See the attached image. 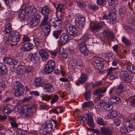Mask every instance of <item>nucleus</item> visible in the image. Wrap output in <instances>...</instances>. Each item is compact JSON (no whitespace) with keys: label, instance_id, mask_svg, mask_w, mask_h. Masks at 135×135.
<instances>
[{"label":"nucleus","instance_id":"ea45409f","mask_svg":"<svg viewBox=\"0 0 135 135\" xmlns=\"http://www.w3.org/2000/svg\"><path fill=\"white\" fill-rule=\"evenodd\" d=\"M41 97H42V100L47 101H49L53 97V96L51 95H48L44 94H42V95Z\"/></svg>","mask_w":135,"mask_h":135},{"label":"nucleus","instance_id":"0eeeda50","mask_svg":"<svg viewBox=\"0 0 135 135\" xmlns=\"http://www.w3.org/2000/svg\"><path fill=\"white\" fill-rule=\"evenodd\" d=\"M124 126L127 127V128L129 129L130 131L135 129V126L134 120L128 119H126L125 121L124 122Z\"/></svg>","mask_w":135,"mask_h":135},{"label":"nucleus","instance_id":"f03ea898","mask_svg":"<svg viewBox=\"0 0 135 135\" xmlns=\"http://www.w3.org/2000/svg\"><path fill=\"white\" fill-rule=\"evenodd\" d=\"M51 26L56 29L60 28L62 26L61 21L57 16H55L50 20Z\"/></svg>","mask_w":135,"mask_h":135},{"label":"nucleus","instance_id":"c756f323","mask_svg":"<svg viewBox=\"0 0 135 135\" xmlns=\"http://www.w3.org/2000/svg\"><path fill=\"white\" fill-rule=\"evenodd\" d=\"M107 90V88L106 87H100L98 89L95 90L94 94L97 95L101 93H104Z\"/></svg>","mask_w":135,"mask_h":135},{"label":"nucleus","instance_id":"a211bd4d","mask_svg":"<svg viewBox=\"0 0 135 135\" xmlns=\"http://www.w3.org/2000/svg\"><path fill=\"white\" fill-rule=\"evenodd\" d=\"M7 68L6 65L3 63H0V76H3L7 74Z\"/></svg>","mask_w":135,"mask_h":135},{"label":"nucleus","instance_id":"6e6552de","mask_svg":"<svg viewBox=\"0 0 135 135\" xmlns=\"http://www.w3.org/2000/svg\"><path fill=\"white\" fill-rule=\"evenodd\" d=\"M103 37L104 40L109 41H113L115 38L113 33L108 30L105 31Z\"/></svg>","mask_w":135,"mask_h":135},{"label":"nucleus","instance_id":"f257e3e1","mask_svg":"<svg viewBox=\"0 0 135 135\" xmlns=\"http://www.w3.org/2000/svg\"><path fill=\"white\" fill-rule=\"evenodd\" d=\"M13 89L14 90V94L16 97L22 95L25 90L24 86L19 81H16L14 83Z\"/></svg>","mask_w":135,"mask_h":135},{"label":"nucleus","instance_id":"20e7f679","mask_svg":"<svg viewBox=\"0 0 135 135\" xmlns=\"http://www.w3.org/2000/svg\"><path fill=\"white\" fill-rule=\"evenodd\" d=\"M85 18L81 16H79L76 18L75 25L77 27L80 29L83 28L85 24Z\"/></svg>","mask_w":135,"mask_h":135},{"label":"nucleus","instance_id":"bf43d9fd","mask_svg":"<svg viewBox=\"0 0 135 135\" xmlns=\"http://www.w3.org/2000/svg\"><path fill=\"white\" fill-rule=\"evenodd\" d=\"M77 63V61L75 59H71L69 61V65L73 66L76 65Z\"/></svg>","mask_w":135,"mask_h":135},{"label":"nucleus","instance_id":"cd10ccee","mask_svg":"<svg viewBox=\"0 0 135 135\" xmlns=\"http://www.w3.org/2000/svg\"><path fill=\"white\" fill-rule=\"evenodd\" d=\"M88 79V76L85 74H82L78 81L81 84H83L85 83Z\"/></svg>","mask_w":135,"mask_h":135},{"label":"nucleus","instance_id":"4c0bfd02","mask_svg":"<svg viewBox=\"0 0 135 135\" xmlns=\"http://www.w3.org/2000/svg\"><path fill=\"white\" fill-rule=\"evenodd\" d=\"M112 105L109 103H106L104 105V108L107 111H110L113 109Z\"/></svg>","mask_w":135,"mask_h":135},{"label":"nucleus","instance_id":"4d7b16f0","mask_svg":"<svg viewBox=\"0 0 135 135\" xmlns=\"http://www.w3.org/2000/svg\"><path fill=\"white\" fill-rule=\"evenodd\" d=\"M110 101L111 103L115 104H118V102L117 100V98L116 97H111L110 98Z\"/></svg>","mask_w":135,"mask_h":135},{"label":"nucleus","instance_id":"9b49d317","mask_svg":"<svg viewBox=\"0 0 135 135\" xmlns=\"http://www.w3.org/2000/svg\"><path fill=\"white\" fill-rule=\"evenodd\" d=\"M104 25V22L97 23H94L92 22H91L89 28L91 30L94 31L97 29L103 28Z\"/></svg>","mask_w":135,"mask_h":135},{"label":"nucleus","instance_id":"4468645a","mask_svg":"<svg viewBox=\"0 0 135 135\" xmlns=\"http://www.w3.org/2000/svg\"><path fill=\"white\" fill-rule=\"evenodd\" d=\"M116 13L115 12L111 13L109 14L108 15L104 14L103 17V20L106 19L108 20L109 21H114L116 18Z\"/></svg>","mask_w":135,"mask_h":135},{"label":"nucleus","instance_id":"ddd939ff","mask_svg":"<svg viewBox=\"0 0 135 135\" xmlns=\"http://www.w3.org/2000/svg\"><path fill=\"white\" fill-rule=\"evenodd\" d=\"M40 16L38 14H36L30 21V24L33 27L36 26L40 22Z\"/></svg>","mask_w":135,"mask_h":135},{"label":"nucleus","instance_id":"473e14b6","mask_svg":"<svg viewBox=\"0 0 135 135\" xmlns=\"http://www.w3.org/2000/svg\"><path fill=\"white\" fill-rule=\"evenodd\" d=\"M12 30L10 23H8L6 25L4 32L6 34H10L12 31Z\"/></svg>","mask_w":135,"mask_h":135},{"label":"nucleus","instance_id":"4be33fe9","mask_svg":"<svg viewBox=\"0 0 135 135\" xmlns=\"http://www.w3.org/2000/svg\"><path fill=\"white\" fill-rule=\"evenodd\" d=\"M44 129L46 133H50L52 129V125L51 121H49V123H47L44 127Z\"/></svg>","mask_w":135,"mask_h":135},{"label":"nucleus","instance_id":"c03bdc74","mask_svg":"<svg viewBox=\"0 0 135 135\" xmlns=\"http://www.w3.org/2000/svg\"><path fill=\"white\" fill-rule=\"evenodd\" d=\"M90 90H85L84 94V98L86 100L89 101L90 98Z\"/></svg>","mask_w":135,"mask_h":135},{"label":"nucleus","instance_id":"a18cd8bd","mask_svg":"<svg viewBox=\"0 0 135 135\" xmlns=\"http://www.w3.org/2000/svg\"><path fill=\"white\" fill-rule=\"evenodd\" d=\"M98 123L100 125L105 126L106 125L105 122L103 120V119L101 118H99L97 119Z\"/></svg>","mask_w":135,"mask_h":135},{"label":"nucleus","instance_id":"052dcab7","mask_svg":"<svg viewBox=\"0 0 135 135\" xmlns=\"http://www.w3.org/2000/svg\"><path fill=\"white\" fill-rule=\"evenodd\" d=\"M33 69V67L31 66H28L26 68L25 71L24 72L27 73H29L32 72Z\"/></svg>","mask_w":135,"mask_h":135},{"label":"nucleus","instance_id":"7c9ffc66","mask_svg":"<svg viewBox=\"0 0 135 135\" xmlns=\"http://www.w3.org/2000/svg\"><path fill=\"white\" fill-rule=\"evenodd\" d=\"M121 40L127 47L131 45L132 43L131 40L128 39L125 36H123L122 37Z\"/></svg>","mask_w":135,"mask_h":135},{"label":"nucleus","instance_id":"6ab92c4d","mask_svg":"<svg viewBox=\"0 0 135 135\" xmlns=\"http://www.w3.org/2000/svg\"><path fill=\"white\" fill-rule=\"evenodd\" d=\"M10 41L12 42L16 43L20 39V34L18 32H15L14 34L9 35Z\"/></svg>","mask_w":135,"mask_h":135},{"label":"nucleus","instance_id":"338daca9","mask_svg":"<svg viewBox=\"0 0 135 135\" xmlns=\"http://www.w3.org/2000/svg\"><path fill=\"white\" fill-rule=\"evenodd\" d=\"M29 94L31 95H34L37 96H38L40 95L39 93L37 91H30Z\"/></svg>","mask_w":135,"mask_h":135},{"label":"nucleus","instance_id":"72a5a7b5","mask_svg":"<svg viewBox=\"0 0 135 135\" xmlns=\"http://www.w3.org/2000/svg\"><path fill=\"white\" fill-rule=\"evenodd\" d=\"M54 69H53L50 66H49V65H47L46 64L45 65V67L44 69L45 73L47 74L51 73L53 71Z\"/></svg>","mask_w":135,"mask_h":135},{"label":"nucleus","instance_id":"39448f33","mask_svg":"<svg viewBox=\"0 0 135 135\" xmlns=\"http://www.w3.org/2000/svg\"><path fill=\"white\" fill-rule=\"evenodd\" d=\"M60 38L59 41L62 45H65L69 42L71 39V37L69 35L65 33H62L60 36Z\"/></svg>","mask_w":135,"mask_h":135},{"label":"nucleus","instance_id":"774afa93","mask_svg":"<svg viewBox=\"0 0 135 135\" xmlns=\"http://www.w3.org/2000/svg\"><path fill=\"white\" fill-rule=\"evenodd\" d=\"M131 106L135 107V98L132 99L129 102Z\"/></svg>","mask_w":135,"mask_h":135},{"label":"nucleus","instance_id":"de8ad7c7","mask_svg":"<svg viewBox=\"0 0 135 135\" xmlns=\"http://www.w3.org/2000/svg\"><path fill=\"white\" fill-rule=\"evenodd\" d=\"M46 64L54 69H55L56 66L55 61L54 60H50Z\"/></svg>","mask_w":135,"mask_h":135},{"label":"nucleus","instance_id":"13d9d810","mask_svg":"<svg viewBox=\"0 0 135 135\" xmlns=\"http://www.w3.org/2000/svg\"><path fill=\"white\" fill-rule=\"evenodd\" d=\"M102 102H98L95 106V109L97 111H100V110L102 109Z\"/></svg>","mask_w":135,"mask_h":135},{"label":"nucleus","instance_id":"e433bc0d","mask_svg":"<svg viewBox=\"0 0 135 135\" xmlns=\"http://www.w3.org/2000/svg\"><path fill=\"white\" fill-rule=\"evenodd\" d=\"M132 76L131 75L128 74V75L124 77L121 80L126 83H129L132 81Z\"/></svg>","mask_w":135,"mask_h":135},{"label":"nucleus","instance_id":"e2e57ef3","mask_svg":"<svg viewBox=\"0 0 135 135\" xmlns=\"http://www.w3.org/2000/svg\"><path fill=\"white\" fill-rule=\"evenodd\" d=\"M62 51L60 50L59 51V53L62 56V57L66 58L68 57V55L65 52V50L64 49H62Z\"/></svg>","mask_w":135,"mask_h":135},{"label":"nucleus","instance_id":"49530a36","mask_svg":"<svg viewBox=\"0 0 135 135\" xmlns=\"http://www.w3.org/2000/svg\"><path fill=\"white\" fill-rule=\"evenodd\" d=\"M88 35L87 33L85 34L80 39L81 42L84 43L86 42L88 39Z\"/></svg>","mask_w":135,"mask_h":135},{"label":"nucleus","instance_id":"b1692460","mask_svg":"<svg viewBox=\"0 0 135 135\" xmlns=\"http://www.w3.org/2000/svg\"><path fill=\"white\" fill-rule=\"evenodd\" d=\"M4 60L5 63L9 64L10 65H16L17 63V62L16 60L9 57L5 58Z\"/></svg>","mask_w":135,"mask_h":135},{"label":"nucleus","instance_id":"bb28decb","mask_svg":"<svg viewBox=\"0 0 135 135\" xmlns=\"http://www.w3.org/2000/svg\"><path fill=\"white\" fill-rule=\"evenodd\" d=\"M29 58L33 63L37 62L38 60V58L36 53H31L29 55Z\"/></svg>","mask_w":135,"mask_h":135},{"label":"nucleus","instance_id":"f704fd0d","mask_svg":"<svg viewBox=\"0 0 135 135\" xmlns=\"http://www.w3.org/2000/svg\"><path fill=\"white\" fill-rule=\"evenodd\" d=\"M104 62V60L102 58L98 57L95 59L94 61V66H97V65L100 64Z\"/></svg>","mask_w":135,"mask_h":135},{"label":"nucleus","instance_id":"c9c22d12","mask_svg":"<svg viewBox=\"0 0 135 135\" xmlns=\"http://www.w3.org/2000/svg\"><path fill=\"white\" fill-rule=\"evenodd\" d=\"M26 14V11L25 9H23L21 10L18 15V17L19 18L20 20H24Z\"/></svg>","mask_w":135,"mask_h":135},{"label":"nucleus","instance_id":"412c9836","mask_svg":"<svg viewBox=\"0 0 135 135\" xmlns=\"http://www.w3.org/2000/svg\"><path fill=\"white\" fill-rule=\"evenodd\" d=\"M43 80L40 78H35L34 79L33 85L36 87L42 86L44 83Z\"/></svg>","mask_w":135,"mask_h":135},{"label":"nucleus","instance_id":"8fccbe9b","mask_svg":"<svg viewBox=\"0 0 135 135\" xmlns=\"http://www.w3.org/2000/svg\"><path fill=\"white\" fill-rule=\"evenodd\" d=\"M108 1L110 6H112V4L117 5L118 3V0H108Z\"/></svg>","mask_w":135,"mask_h":135},{"label":"nucleus","instance_id":"79ce46f5","mask_svg":"<svg viewBox=\"0 0 135 135\" xmlns=\"http://www.w3.org/2000/svg\"><path fill=\"white\" fill-rule=\"evenodd\" d=\"M117 112L115 110H113L110 112L108 115V117L109 119L115 117L117 115Z\"/></svg>","mask_w":135,"mask_h":135},{"label":"nucleus","instance_id":"f8f14e48","mask_svg":"<svg viewBox=\"0 0 135 135\" xmlns=\"http://www.w3.org/2000/svg\"><path fill=\"white\" fill-rule=\"evenodd\" d=\"M124 64L123 63H120V67L119 68L120 70L119 71V79L122 80L124 77L127 76L128 74V71L122 70L123 66H124Z\"/></svg>","mask_w":135,"mask_h":135},{"label":"nucleus","instance_id":"09e8293b","mask_svg":"<svg viewBox=\"0 0 135 135\" xmlns=\"http://www.w3.org/2000/svg\"><path fill=\"white\" fill-rule=\"evenodd\" d=\"M126 85L124 84H120L119 86V93H122L124 91Z\"/></svg>","mask_w":135,"mask_h":135},{"label":"nucleus","instance_id":"393cba45","mask_svg":"<svg viewBox=\"0 0 135 135\" xmlns=\"http://www.w3.org/2000/svg\"><path fill=\"white\" fill-rule=\"evenodd\" d=\"M42 59L44 61H46L48 57L49 54L43 49H41L39 51Z\"/></svg>","mask_w":135,"mask_h":135},{"label":"nucleus","instance_id":"5701e85b","mask_svg":"<svg viewBox=\"0 0 135 135\" xmlns=\"http://www.w3.org/2000/svg\"><path fill=\"white\" fill-rule=\"evenodd\" d=\"M43 19L42 20L41 22L40 23V26L41 28L44 26H45L51 25V23L48 22L49 17H43Z\"/></svg>","mask_w":135,"mask_h":135},{"label":"nucleus","instance_id":"0e129e2a","mask_svg":"<svg viewBox=\"0 0 135 135\" xmlns=\"http://www.w3.org/2000/svg\"><path fill=\"white\" fill-rule=\"evenodd\" d=\"M42 86L45 88L46 89H50L52 86L49 83H46L44 82Z\"/></svg>","mask_w":135,"mask_h":135},{"label":"nucleus","instance_id":"423d86ee","mask_svg":"<svg viewBox=\"0 0 135 135\" xmlns=\"http://www.w3.org/2000/svg\"><path fill=\"white\" fill-rule=\"evenodd\" d=\"M69 26L66 27L65 29L66 32L69 33L70 36H76L77 35L78 32L75 26L73 25Z\"/></svg>","mask_w":135,"mask_h":135},{"label":"nucleus","instance_id":"a878e982","mask_svg":"<svg viewBox=\"0 0 135 135\" xmlns=\"http://www.w3.org/2000/svg\"><path fill=\"white\" fill-rule=\"evenodd\" d=\"M13 106L12 105H8L3 110V113L5 115H7L10 114L13 110L12 107Z\"/></svg>","mask_w":135,"mask_h":135},{"label":"nucleus","instance_id":"69168bd1","mask_svg":"<svg viewBox=\"0 0 135 135\" xmlns=\"http://www.w3.org/2000/svg\"><path fill=\"white\" fill-rule=\"evenodd\" d=\"M105 1V0H97V2L99 5L103 6Z\"/></svg>","mask_w":135,"mask_h":135},{"label":"nucleus","instance_id":"5fc2aeb1","mask_svg":"<svg viewBox=\"0 0 135 135\" xmlns=\"http://www.w3.org/2000/svg\"><path fill=\"white\" fill-rule=\"evenodd\" d=\"M124 9V8L123 9L122 8H120L119 11V14L120 16L121 17L120 18L121 19H122L123 17L124 16V13L125 12Z\"/></svg>","mask_w":135,"mask_h":135},{"label":"nucleus","instance_id":"aec40b11","mask_svg":"<svg viewBox=\"0 0 135 135\" xmlns=\"http://www.w3.org/2000/svg\"><path fill=\"white\" fill-rule=\"evenodd\" d=\"M100 133L102 135H111L112 130L108 127H102L100 128Z\"/></svg>","mask_w":135,"mask_h":135},{"label":"nucleus","instance_id":"603ef678","mask_svg":"<svg viewBox=\"0 0 135 135\" xmlns=\"http://www.w3.org/2000/svg\"><path fill=\"white\" fill-rule=\"evenodd\" d=\"M99 8L98 6L96 4L90 5L89 7L90 9L93 11H96Z\"/></svg>","mask_w":135,"mask_h":135},{"label":"nucleus","instance_id":"680f3d73","mask_svg":"<svg viewBox=\"0 0 135 135\" xmlns=\"http://www.w3.org/2000/svg\"><path fill=\"white\" fill-rule=\"evenodd\" d=\"M127 129L128 128L124 126L122 127H120V130L122 133H125L128 132V130Z\"/></svg>","mask_w":135,"mask_h":135},{"label":"nucleus","instance_id":"864d4df0","mask_svg":"<svg viewBox=\"0 0 135 135\" xmlns=\"http://www.w3.org/2000/svg\"><path fill=\"white\" fill-rule=\"evenodd\" d=\"M58 99V96L56 94L54 95V97L52 98L50 102L51 104H52L56 102L57 101Z\"/></svg>","mask_w":135,"mask_h":135},{"label":"nucleus","instance_id":"c85d7f7f","mask_svg":"<svg viewBox=\"0 0 135 135\" xmlns=\"http://www.w3.org/2000/svg\"><path fill=\"white\" fill-rule=\"evenodd\" d=\"M51 26V25H49L42 28L45 36H47L49 35L50 32Z\"/></svg>","mask_w":135,"mask_h":135},{"label":"nucleus","instance_id":"6e6d98bb","mask_svg":"<svg viewBox=\"0 0 135 135\" xmlns=\"http://www.w3.org/2000/svg\"><path fill=\"white\" fill-rule=\"evenodd\" d=\"M78 6L81 8H83L86 7V5L84 4V2H81L80 1H77L76 2Z\"/></svg>","mask_w":135,"mask_h":135},{"label":"nucleus","instance_id":"7ed1b4c3","mask_svg":"<svg viewBox=\"0 0 135 135\" xmlns=\"http://www.w3.org/2000/svg\"><path fill=\"white\" fill-rule=\"evenodd\" d=\"M32 108L31 106L28 107L26 105L23 106L21 110L22 116L23 117H27L31 115L32 114Z\"/></svg>","mask_w":135,"mask_h":135},{"label":"nucleus","instance_id":"2eb2a0df","mask_svg":"<svg viewBox=\"0 0 135 135\" xmlns=\"http://www.w3.org/2000/svg\"><path fill=\"white\" fill-rule=\"evenodd\" d=\"M79 46L80 50L86 56L88 54L89 51L86 45L81 42L79 44Z\"/></svg>","mask_w":135,"mask_h":135},{"label":"nucleus","instance_id":"a19ab883","mask_svg":"<svg viewBox=\"0 0 135 135\" xmlns=\"http://www.w3.org/2000/svg\"><path fill=\"white\" fill-rule=\"evenodd\" d=\"M94 104L92 102H86L84 103L83 104L82 107L84 108H88L93 106Z\"/></svg>","mask_w":135,"mask_h":135},{"label":"nucleus","instance_id":"1a4fd4ad","mask_svg":"<svg viewBox=\"0 0 135 135\" xmlns=\"http://www.w3.org/2000/svg\"><path fill=\"white\" fill-rule=\"evenodd\" d=\"M26 11L28 17H32L33 16L37 14V9L33 6L28 7L26 9Z\"/></svg>","mask_w":135,"mask_h":135},{"label":"nucleus","instance_id":"f3484780","mask_svg":"<svg viewBox=\"0 0 135 135\" xmlns=\"http://www.w3.org/2000/svg\"><path fill=\"white\" fill-rule=\"evenodd\" d=\"M87 117L85 119L87 123L88 126L91 128H94L95 126L93 119L91 115L89 113H87Z\"/></svg>","mask_w":135,"mask_h":135},{"label":"nucleus","instance_id":"37998d69","mask_svg":"<svg viewBox=\"0 0 135 135\" xmlns=\"http://www.w3.org/2000/svg\"><path fill=\"white\" fill-rule=\"evenodd\" d=\"M106 57L107 58L109 61H110L113 60V58H115V55L113 53L110 52L107 54Z\"/></svg>","mask_w":135,"mask_h":135},{"label":"nucleus","instance_id":"2f4dec72","mask_svg":"<svg viewBox=\"0 0 135 135\" xmlns=\"http://www.w3.org/2000/svg\"><path fill=\"white\" fill-rule=\"evenodd\" d=\"M62 32V30L58 29L55 30L53 31L52 33V36L56 39L59 38Z\"/></svg>","mask_w":135,"mask_h":135},{"label":"nucleus","instance_id":"58836bf2","mask_svg":"<svg viewBox=\"0 0 135 135\" xmlns=\"http://www.w3.org/2000/svg\"><path fill=\"white\" fill-rule=\"evenodd\" d=\"M127 69L132 73H135V66L131 64H128L127 65Z\"/></svg>","mask_w":135,"mask_h":135},{"label":"nucleus","instance_id":"dca6fc26","mask_svg":"<svg viewBox=\"0 0 135 135\" xmlns=\"http://www.w3.org/2000/svg\"><path fill=\"white\" fill-rule=\"evenodd\" d=\"M40 12L43 17H49V14L51 12V11L48 7L45 6L41 8Z\"/></svg>","mask_w":135,"mask_h":135},{"label":"nucleus","instance_id":"3c124183","mask_svg":"<svg viewBox=\"0 0 135 135\" xmlns=\"http://www.w3.org/2000/svg\"><path fill=\"white\" fill-rule=\"evenodd\" d=\"M41 39L39 38L36 37L33 39V41L36 47H37L40 43Z\"/></svg>","mask_w":135,"mask_h":135},{"label":"nucleus","instance_id":"9d476101","mask_svg":"<svg viewBox=\"0 0 135 135\" xmlns=\"http://www.w3.org/2000/svg\"><path fill=\"white\" fill-rule=\"evenodd\" d=\"M34 46L32 44L26 42L22 45L21 50L24 52L28 51L34 48Z\"/></svg>","mask_w":135,"mask_h":135}]
</instances>
